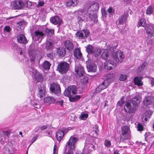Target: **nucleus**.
Returning <instances> with one entry per match:
<instances>
[{"instance_id":"obj_17","label":"nucleus","mask_w":154,"mask_h":154,"mask_svg":"<svg viewBox=\"0 0 154 154\" xmlns=\"http://www.w3.org/2000/svg\"><path fill=\"white\" fill-rule=\"evenodd\" d=\"M75 72L79 76H82L85 73L83 67L80 64L77 65L75 67Z\"/></svg>"},{"instance_id":"obj_34","label":"nucleus","mask_w":154,"mask_h":154,"mask_svg":"<svg viewBox=\"0 0 154 154\" xmlns=\"http://www.w3.org/2000/svg\"><path fill=\"white\" fill-rule=\"evenodd\" d=\"M94 49L93 47L90 45H88L86 47V51L89 54H92Z\"/></svg>"},{"instance_id":"obj_29","label":"nucleus","mask_w":154,"mask_h":154,"mask_svg":"<svg viewBox=\"0 0 154 154\" xmlns=\"http://www.w3.org/2000/svg\"><path fill=\"white\" fill-rule=\"evenodd\" d=\"M31 32L32 34V38H34L35 37V40L38 39V29L35 30V29H32L31 30Z\"/></svg>"},{"instance_id":"obj_22","label":"nucleus","mask_w":154,"mask_h":154,"mask_svg":"<svg viewBox=\"0 0 154 154\" xmlns=\"http://www.w3.org/2000/svg\"><path fill=\"white\" fill-rule=\"evenodd\" d=\"M46 93V87L44 85L42 84L39 88V97L41 98H43L45 96Z\"/></svg>"},{"instance_id":"obj_35","label":"nucleus","mask_w":154,"mask_h":154,"mask_svg":"<svg viewBox=\"0 0 154 154\" xmlns=\"http://www.w3.org/2000/svg\"><path fill=\"white\" fill-rule=\"evenodd\" d=\"M88 71L95 72L96 70L97 66L95 65L90 64L87 67Z\"/></svg>"},{"instance_id":"obj_8","label":"nucleus","mask_w":154,"mask_h":154,"mask_svg":"<svg viewBox=\"0 0 154 154\" xmlns=\"http://www.w3.org/2000/svg\"><path fill=\"white\" fill-rule=\"evenodd\" d=\"M50 90L51 93L59 96L61 92L60 88L57 83L53 82L50 85Z\"/></svg>"},{"instance_id":"obj_4","label":"nucleus","mask_w":154,"mask_h":154,"mask_svg":"<svg viewBox=\"0 0 154 154\" xmlns=\"http://www.w3.org/2000/svg\"><path fill=\"white\" fill-rule=\"evenodd\" d=\"M78 140V138L74 136H71L66 142L65 146L64 151L68 149V152L72 151L75 148V143Z\"/></svg>"},{"instance_id":"obj_33","label":"nucleus","mask_w":154,"mask_h":154,"mask_svg":"<svg viewBox=\"0 0 154 154\" xmlns=\"http://www.w3.org/2000/svg\"><path fill=\"white\" fill-rule=\"evenodd\" d=\"M101 53V50L100 48H96L94 49L92 54L96 57L99 56Z\"/></svg>"},{"instance_id":"obj_61","label":"nucleus","mask_w":154,"mask_h":154,"mask_svg":"<svg viewBox=\"0 0 154 154\" xmlns=\"http://www.w3.org/2000/svg\"><path fill=\"white\" fill-rule=\"evenodd\" d=\"M63 100H61L60 101H57L56 103L57 105H59L60 106H62L63 105Z\"/></svg>"},{"instance_id":"obj_21","label":"nucleus","mask_w":154,"mask_h":154,"mask_svg":"<svg viewBox=\"0 0 154 154\" xmlns=\"http://www.w3.org/2000/svg\"><path fill=\"white\" fill-rule=\"evenodd\" d=\"M18 42L20 43L26 44L28 42L26 38L23 34L20 33L17 36Z\"/></svg>"},{"instance_id":"obj_19","label":"nucleus","mask_w":154,"mask_h":154,"mask_svg":"<svg viewBox=\"0 0 154 154\" xmlns=\"http://www.w3.org/2000/svg\"><path fill=\"white\" fill-rule=\"evenodd\" d=\"M128 16V14L126 13L120 16L118 20V24H122L125 23L127 21Z\"/></svg>"},{"instance_id":"obj_28","label":"nucleus","mask_w":154,"mask_h":154,"mask_svg":"<svg viewBox=\"0 0 154 154\" xmlns=\"http://www.w3.org/2000/svg\"><path fill=\"white\" fill-rule=\"evenodd\" d=\"M44 103H47L49 104L54 103L56 100L52 97H48L44 99Z\"/></svg>"},{"instance_id":"obj_41","label":"nucleus","mask_w":154,"mask_h":154,"mask_svg":"<svg viewBox=\"0 0 154 154\" xmlns=\"http://www.w3.org/2000/svg\"><path fill=\"white\" fill-rule=\"evenodd\" d=\"M45 31L50 36H53L54 34V30L50 29L47 28L45 29Z\"/></svg>"},{"instance_id":"obj_6","label":"nucleus","mask_w":154,"mask_h":154,"mask_svg":"<svg viewBox=\"0 0 154 154\" xmlns=\"http://www.w3.org/2000/svg\"><path fill=\"white\" fill-rule=\"evenodd\" d=\"M113 59L117 63H122L124 57L123 52L121 50H119L114 53L112 54Z\"/></svg>"},{"instance_id":"obj_26","label":"nucleus","mask_w":154,"mask_h":154,"mask_svg":"<svg viewBox=\"0 0 154 154\" xmlns=\"http://www.w3.org/2000/svg\"><path fill=\"white\" fill-rule=\"evenodd\" d=\"M73 54L75 58L78 59L81 58L82 55L80 49L78 48H75V49Z\"/></svg>"},{"instance_id":"obj_48","label":"nucleus","mask_w":154,"mask_h":154,"mask_svg":"<svg viewBox=\"0 0 154 154\" xmlns=\"http://www.w3.org/2000/svg\"><path fill=\"white\" fill-rule=\"evenodd\" d=\"M87 14H85L83 17V20H84L85 22L88 21L89 19L91 20L89 17V15Z\"/></svg>"},{"instance_id":"obj_24","label":"nucleus","mask_w":154,"mask_h":154,"mask_svg":"<svg viewBox=\"0 0 154 154\" xmlns=\"http://www.w3.org/2000/svg\"><path fill=\"white\" fill-rule=\"evenodd\" d=\"M143 79V77L142 76L135 77L134 79V85L139 86L143 85V82L141 81Z\"/></svg>"},{"instance_id":"obj_25","label":"nucleus","mask_w":154,"mask_h":154,"mask_svg":"<svg viewBox=\"0 0 154 154\" xmlns=\"http://www.w3.org/2000/svg\"><path fill=\"white\" fill-rule=\"evenodd\" d=\"M64 133L63 131L59 130L56 133V137L57 140L60 142L64 137Z\"/></svg>"},{"instance_id":"obj_2","label":"nucleus","mask_w":154,"mask_h":154,"mask_svg":"<svg viewBox=\"0 0 154 154\" xmlns=\"http://www.w3.org/2000/svg\"><path fill=\"white\" fill-rule=\"evenodd\" d=\"M95 141L93 138L91 139L88 142L87 140L83 149L82 154H89L92 151L94 150L95 149Z\"/></svg>"},{"instance_id":"obj_39","label":"nucleus","mask_w":154,"mask_h":154,"mask_svg":"<svg viewBox=\"0 0 154 154\" xmlns=\"http://www.w3.org/2000/svg\"><path fill=\"white\" fill-rule=\"evenodd\" d=\"M153 12V10L152 7L150 5L146 10V14L147 15H150Z\"/></svg>"},{"instance_id":"obj_3","label":"nucleus","mask_w":154,"mask_h":154,"mask_svg":"<svg viewBox=\"0 0 154 154\" xmlns=\"http://www.w3.org/2000/svg\"><path fill=\"white\" fill-rule=\"evenodd\" d=\"M121 128V134L120 137L121 141H123L126 140L131 139V136L130 134V131L129 127L125 125L122 127Z\"/></svg>"},{"instance_id":"obj_52","label":"nucleus","mask_w":154,"mask_h":154,"mask_svg":"<svg viewBox=\"0 0 154 154\" xmlns=\"http://www.w3.org/2000/svg\"><path fill=\"white\" fill-rule=\"evenodd\" d=\"M137 128L138 130L139 131H141L143 130V126L140 123L138 124Z\"/></svg>"},{"instance_id":"obj_58","label":"nucleus","mask_w":154,"mask_h":154,"mask_svg":"<svg viewBox=\"0 0 154 154\" xmlns=\"http://www.w3.org/2000/svg\"><path fill=\"white\" fill-rule=\"evenodd\" d=\"M70 1L72 4V6H74L77 5V2L76 0H70Z\"/></svg>"},{"instance_id":"obj_30","label":"nucleus","mask_w":154,"mask_h":154,"mask_svg":"<svg viewBox=\"0 0 154 154\" xmlns=\"http://www.w3.org/2000/svg\"><path fill=\"white\" fill-rule=\"evenodd\" d=\"M152 98L150 97H145L143 101L144 105L147 106L150 104L152 102Z\"/></svg>"},{"instance_id":"obj_9","label":"nucleus","mask_w":154,"mask_h":154,"mask_svg":"<svg viewBox=\"0 0 154 154\" xmlns=\"http://www.w3.org/2000/svg\"><path fill=\"white\" fill-rule=\"evenodd\" d=\"M77 88L75 85L69 86L66 89L64 92V95L71 97L76 93Z\"/></svg>"},{"instance_id":"obj_40","label":"nucleus","mask_w":154,"mask_h":154,"mask_svg":"<svg viewBox=\"0 0 154 154\" xmlns=\"http://www.w3.org/2000/svg\"><path fill=\"white\" fill-rule=\"evenodd\" d=\"M147 63L146 62H144L142 65L140 66L137 69V71L138 72H140L143 69L145 68L147 65Z\"/></svg>"},{"instance_id":"obj_45","label":"nucleus","mask_w":154,"mask_h":154,"mask_svg":"<svg viewBox=\"0 0 154 154\" xmlns=\"http://www.w3.org/2000/svg\"><path fill=\"white\" fill-rule=\"evenodd\" d=\"M47 56L49 58L51 59H53L55 57V54L53 52H51L47 54Z\"/></svg>"},{"instance_id":"obj_27","label":"nucleus","mask_w":154,"mask_h":154,"mask_svg":"<svg viewBox=\"0 0 154 154\" xmlns=\"http://www.w3.org/2000/svg\"><path fill=\"white\" fill-rule=\"evenodd\" d=\"M114 76V74L112 72H110L107 74L105 76V80L108 81L109 84L112 82L114 80L113 77Z\"/></svg>"},{"instance_id":"obj_1","label":"nucleus","mask_w":154,"mask_h":154,"mask_svg":"<svg viewBox=\"0 0 154 154\" xmlns=\"http://www.w3.org/2000/svg\"><path fill=\"white\" fill-rule=\"evenodd\" d=\"M99 7V5L97 3H94L91 4L88 8V13L89 17L91 20H94V21L97 22V17L96 13H94L97 11Z\"/></svg>"},{"instance_id":"obj_12","label":"nucleus","mask_w":154,"mask_h":154,"mask_svg":"<svg viewBox=\"0 0 154 154\" xmlns=\"http://www.w3.org/2000/svg\"><path fill=\"white\" fill-rule=\"evenodd\" d=\"M109 82L107 80H105L101 84H100L99 86L96 88V92L99 93L102 90L106 88L109 85Z\"/></svg>"},{"instance_id":"obj_20","label":"nucleus","mask_w":154,"mask_h":154,"mask_svg":"<svg viewBox=\"0 0 154 154\" xmlns=\"http://www.w3.org/2000/svg\"><path fill=\"white\" fill-rule=\"evenodd\" d=\"M56 52L59 57H63L66 55V51L65 48L60 47L57 48Z\"/></svg>"},{"instance_id":"obj_59","label":"nucleus","mask_w":154,"mask_h":154,"mask_svg":"<svg viewBox=\"0 0 154 154\" xmlns=\"http://www.w3.org/2000/svg\"><path fill=\"white\" fill-rule=\"evenodd\" d=\"M131 103L134 106H136L137 105L138 102L133 98L131 100Z\"/></svg>"},{"instance_id":"obj_7","label":"nucleus","mask_w":154,"mask_h":154,"mask_svg":"<svg viewBox=\"0 0 154 154\" xmlns=\"http://www.w3.org/2000/svg\"><path fill=\"white\" fill-rule=\"evenodd\" d=\"M69 65L65 62H61L59 63L57 66V69L61 74L66 73L68 70Z\"/></svg>"},{"instance_id":"obj_23","label":"nucleus","mask_w":154,"mask_h":154,"mask_svg":"<svg viewBox=\"0 0 154 154\" xmlns=\"http://www.w3.org/2000/svg\"><path fill=\"white\" fill-rule=\"evenodd\" d=\"M146 32L148 36L151 37H153L154 33V30L152 26L149 25L146 28Z\"/></svg>"},{"instance_id":"obj_60","label":"nucleus","mask_w":154,"mask_h":154,"mask_svg":"<svg viewBox=\"0 0 154 154\" xmlns=\"http://www.w3.org/2000/svg\"><path fill=\"white\" fill-rule=\"evenodd\" d=\"M48 127V126L47 125H44L41 126L40 128V129L41 130H43L46 129Z\"/></svg>"},{"instance_id":"obj_36","label":"nucleus","mask_w":154,"mask_h":154,"mask_svg":"<svg viewBox=\"0 0 154 154\" xmlns=\"http://www.w3.org/2000/svg\"><path fill=\"white\" fill-rule=\"evenodd\" d=\"M146 25V20L144 18H142L139 20L137 25V27H139L140 26H145Z\"/></svg>"},{"instance_id":"obj_64","label":"nucleus","mask_w":154,"mask_h":154,"mask_svg":"<svg viewBox=\"0 0 154 154\" xmlns=\"http://www.w3.org/2000/svg\"><path fill=\"white\" fill-rule=\"evenodd\" d=\"M38 136H35L33 137V138L32 139V143H34L36 140L37 139Z\"/></svg>"},{"instance_id":"obj_43","label":"nucleus","mask_w":154,"mask_h":154,"mask_svg":"<svg viewBox=\"0 0 154 154\" xmlns=\"http://www.w3.org/2000/svg\"><path fill=\"white\" fill-rule=\"evenodd\" d=\"M127 78V75L125 74H120L119 77V80L121 81H124Z\"/></svg>"},{"instance_id":"obj_63","label":"nucleus","mask_w":154,"mask_h":154,"mask_svg":"<svg viewBox=\"0 0 154 154\" xmlns=\"http://www.w3.org/2000/svg\"><path fill=\"white\" fill-rule=\"evenodd\" d=\"M150 80L151 81V83L152 86H153L154 85V78L150 77Z\"/></svg>"},{"instance_id":"obj_10","label":"nucleus","mask_w":154,"mask_h":154,"mask_svg":"<svg viewBox=\"0 0 154 154\" xmlns=\"http://www.w3.org/2000/svg\"><path fill=\"white\" fill-rule=\"evenodd\" d=\"M28 52L31 60L34 61L38 53L37 49L35 48L34 44H32L30 45Z\"/></svg>"},{"instance_id":"obj_11","label":"nucleus","mask_w":154,"mask_h":154,"mask_svg":"<svg viewBox=\"0 0 154 154\" xmlns=\"http://www.w3.org/2000/svg\"><path fill=\"white\" fill-rule=\"evenodd\" d=\"M11 7L14 9H21L24 7V3L20 0L15 1L12 3Z\"/></svg>"},{"instance_id":"obj_13","label":"nucleus","mask_w":154,"mask_h":154,"mask_svg":"<svg viewBox=\"0 0 154 154\" xmlns=\"http://www.w3.org/2000/svg\"><path fill=\"white\" fill-rule=\"evenodd\" d=\"M116 66V63L112 60H109L106 61L104 63V68L107 70L112 69Z\"/></svg>"},{"instance_id":"obj_62","label":"nucleus","mask_w":154,"mask_h":154,"mask_svg":"<svg viewBox=\"0 0 154 154\" xmlns=\"http://www.w3.org/2000/svg\"><path fill=\"white\" fill-rule=\"evenodd\" d=\"M53 154H57V152L56 149V147L55 145H54V146Z\"/></svg>"},{"instance_id":"obj_18","label":"nucleus","mask_w":154,"mask_h":154,"mask_svg":"<svg viewBox=\"0 0 154 154\" xmlns=\"http://www.w3.org/2000/svg\"><path fill=\"white\" fill-rule=\"evenodd\" d=\"M32 74V76L35 80V82L36 83L38 82V74L37 70L34 68H32L30 70Z\"/></svg>"},{"instance_id":"obj_42","label":"nucleus","mask_w":154,"mask_h":154,"mask_svg":"<svg viewBox=\"0 0 154 154\" xmlns=\"http://www.w3.org/2000/svg\"><path fill=\"white\" fill-rule=\"evenodd\" d=\"M88 77L86 76H84L82 79H81L80 82L82 84H86L88 82Z\"/></svg>"},{"instance_id":"obj_32","label":"nucleus","mask_w":154,"mask_h":154,"mask_svg":"<svg viewBox=\"0 0 154 154\" xmlns=\"http://www.w3.org/2000/svg\"><path fill=\"white\" fill-rule=\"evenodd\" d=\"M25 26V23L23 21H20L17 24V26L18 29L22 30L24 28Z\"/></svg>"},{"instance_id":"obj_44","label":"nucleus","mask_w":154,"mask_h":154,"mask_svg":"<svg viewBox=\"0 0 154 154\" xmlns=\"http://www.w3.org/2000/svg\"><path fill=\"white\" fill-rule=\"evenodd\" d=\"M133 99L137 101L138 103L140 102L141 100V97L139 95H137L135 96Z\"/></svg>"},{"instance_id":"obj_47","label":"nucleus","mask_w":154,"mask_h":154,"mask_svg":"<svg viewBox=\"0 0 154 154\" xmlns=\"http://www.w3.org/2000/svg\"><path fill=\"white\" fill-rule=\"evenodd\" d=\"M104 145L107 147H109L111 145V142L110 140H106L104 142Z\"/></svg>"},{"instance_id":"obj_57","label":"nucleus","mask_w":154,"mask_h":154,"mask_svg":"<svg viewBox=\"0 0 154 154\" xmlns=\"http://www.w3.org/2000/svg\"><path fill=\"white\" fill-rule=\"evenodd\" d=\"M80 98V97L79 95H76L73 97V99L74 101H75L79 100Z\"/></svg>"},{"instance_id":"obj_55","label":"nucleus","mask_w":154,"mask_h":154,"mask_svg":"<svg viewBox=\"0 0 154 154\" xmlns=\"http://www.w3.org/2000/svg\"><path fill=\"white\" fill-rule=\"evenodd\" d=\"M45 133L46 136L49 137H51V135L52 134V132L50 130L45 131Z\"/></svg>"},{"instance_id":"obj_37","label":"nucleus","mask_w":154,"mask_h":154,"mask_svg":"<svg viewBox=\"0 0 154 154\" xmlns=\"http://www.w3.org/2000/svg\"><path fill=\"white\" fill-rule=\"evenodd\" d=\"M152 112L150 110H148L146 111L144 113V120L145 121H147V119L148 118H149L150 116L152 115Z\"/></svg>"},{"instance_id":"obj_51","label":"nucleus","mask_w":154,"mask_h":154,"mask_svg":"<svg viewBox=\"0 0 154 154\" xmlns=\"http://www.w3.org/2000/svg\"><path fill=\"white\" fill-rule=\"evenodd\" d=\"M44 79V76L42 74L39 73V82H42Z\"/></svg>"},{"instance_id":"obj_31","label":"nucleus","mask_w":154,"mask_h":154,"mask_svg":"<svg viewBox=\"0 0 154 154\" xmlns=\"http://www.w3.org/2000/svg\"><path fill=\"white\" fill-rule=\"evenodd\" d=\"M51 65L50 63L48 61H45L42 64V68L45 70H49Z\"/></svg>"},{"instance_id":"obj_14","label":"nucleus","mask_w":154,"mask_h":154,"mask_svg":"<svg viewBox=\"0 0 154 154\" xmlns=\"http://www.w3.org/2000/svg\"><path fill=\"white\" fill-rule=\"evenodd\" d=\"M64 46L67 50L72 51L74 49V45L71 41L67 40L65 41L63 43Z\"/></svg>"},{"instance_id":"obj_46","label":"nucleus","mask_w":154,"mask_h":154,"mask_svg":"<svg viewBox=\"0 0 154 154\" xmlns=\"http://www.w3.org/2000/svg\"><path fill=\"white\" fill-rule=\"evenodd\" d=\"M52 48V43L50 42H47L46 48L47 49H51Z\"/></svg>"},{"instance_id":"obj_50","label":"nucleus","mask_w":154,"mask_h":154,"mask_svg":"<svg viewBox=\"0 0 154 154\" xmlns=\"http://www.w3.org/2000/svg\"><path fill=\"white\" fill-rule=\"evenodd\" d=\"M44 35L45 34L43 32L39 31V39H40V41L42 40Z\"/></svg>"},{"instance_id":"obj_49","label":"nucleus","mask_w":154,"mask_h":154,"mask_svg":"<svg viewBox=\"0 0 154 154\" xmlns=\"http://www.w3.org/2000/svg\"><path fill=\"white\" fill-rule=\"evenodd\" d=\"M88 116L87 114H83L81 115L80 117L82 119L85 120L88 117Z\"/></svg>"},{"instance_id":"obj_56","label":"nucleus","mask_w":154,"mask_h":154,"mask_svg":"<svg viewBox=\"0 0 154 154\" xmlns=\"http://www.w3.org/2000/svg\"><path fill=\"white\" fill-rule=\"evenodd\" d=\"M4 30L6 31L7 32H9L11 30L10 27L8 26H6L4 28Z\"/></svg>"},{"instance_id":"obj_54","label":"nucleus","mask_w":154,"mask_h":154,"mask_svg":"<svg viewBox=\"0 0 154 154\" xmlns=\"http://www.w3.org/2000/svg\"><path fill=\"white\" fill-rule=\"evenodd\" d=\"M101 13L102 16L106 17L107 15V13L106 11L105 8H103L101 10Z\"/></svg>"},{"instance_id":"obj_38","label":"nucleus","mask_w":154,"mask_h":154,"mask_svg":"<svg viewBox=\"0 0 154 154\" xmlns=\"http://www.w3.org/2000/svg\"><path fill=\"white\" fill-rule=\"evenodd\" d=\"M109 52L107 50H105L102 55V58L105 60H107L109 57Z\"/></svg>"},{"instance_id":"obj_53","label":"nucleus","mask_w":154,"mask_h":154,"mask_svg":"<svg viewBox=\"0 0 154 154\" xmlns=\"http://www.w3.org/2000/svg\"><path fill=\"white\" fill-rule=\"evenodd\" d=\"M107 11L109 13L112 14L114 13L115 12L114 10L111 7H109V8Z\"/></svg>"},{"instance_id":"obj_5","label":"nucleus","mask_w":154,"mask_h":154,"mask_svg":"<svg viewBox=\"0 0 154 154\" xmlns=\"http://www.w3.org/2000/svg\"><path fill=\"white\" fill-rule=\"evenodd\" d=\"M90 33L88 30L83 29L78 30L75 34V37L79 39L87 38L90 35Z\"/></svg>"},{"instance_id":"obj_16","label":"nucleus","mask_w":154,"mask_h":154,"mask_svg":"<svg viewBox=\"0 0 154 154\" xmlns=\"http://www.w3.org/2000/svg\"><path fill=\"white\" fill-rule=\"evenodd\" d=\"M124 110L125 112L131 113L134 112L136 109L135 107H132L131 103H127L125 104Z\"/></svg>"},{"instance_id":"obj_15","label":"nucleus","mask_w":154,"mask_h":154,"mask_svg":"<svg viewBox=\"0 0 154 154\" xmlns=\"http://www.w3.org/2000/svg\"><path fill=\"white\" fill-rule=\"evenodd\" d=\"M50 21L52 24L58 25H60L62 23V20L59 18L58 16L55 15L51 17L50 19Z\"/></svg>"}]
</instances>
